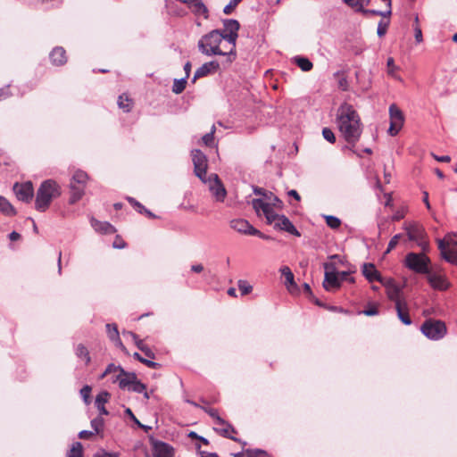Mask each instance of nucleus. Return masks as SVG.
Here are the masks:
<instances>
[{
	"mask_svg": "<svg viewBox=\"0 0 457 457\" xmlns=\"http://www.w3.org/2000/svg\"><path fill=\"white\" fill-rule=\"evenodd\" d=\"M337 121L339 131L349 144H355L361 134V119L354 108L344 103L337 109Z\"/></svg>",
	"mask_w": 457,
	"mask_h": 457,
	"instance_id": "obj_1",
	"label": "nucleus"
},
{
	"mask_svg": "<svg viewBox=\"0 0 457 457\" xmlns=\"http://www.w3.org/2000/svg\"><path fill=\"white\" fill-rule=\"evenodd\" d=\"M62 194L60 185L54 179H46L39 186L35 199V208L37 211L46 212L52 201L59 197Z\"/></svg>",
	"mask_w": 457,
	"mask_h": 457,
	"instance_id": "obj_2",
	"label": "nucleus"
},
{
	"mask_svg": "<svg viewBox=\"0 0 457 457\" xmlns=\"http://www.w3.org/2000/svg\"><path fill=\"white\" fill-rule=\"evenodd\" d=\"M224 40L220 29H212L204 35L198 41L199 51L207 56L212 55H228V51L220 48V44Z\"/></svg>",
	"mask_w": 457,
	"mask_h": 457,
	"instance_id": "obj_3",
	"label": "nucleus"
},
{
	"mask_svg": "<svg viewBox=\"0 0 457 457\" xmlns=\"http://www.w3.org/2000/svg\"><path fill=\"white\" fill-rule=\"evenodd\" d=\"M239 29L240 24L237 20H223V29L220 30L222 31L224 41H226L230 46L229 49L228 50L229 62H232V60L236 58V43L238 37Z\"/></svg>",
	"mask_w": 457,
	"mask_h": 457,
	"instance_id": "obj_4",
	"label": "nucleus"
},
{
	"mask_svg": "<svg viewBox=\"0 0 457 457\" xmlns=\"http://www.w3.org/2000/svg\"><path fill=\"white\" fill-rule=\"evenodd\" d=\"M442 257L448 262L457 265V234H448L437 240Z\"/></svg>",
	"mask_w": 457,
	"mask_h": 457,
	"instance_id": "obj_5",
	"label": "nucleus"
},
{
	"mask_svg": "<svg viewBox=\"0 0 457 457\" xmlns=\"http://www.w3.org/2000/svg\"><path fill=\"white\" fill-rule=\"evenodd\" d=\"M420 331L429 340L438 341L445 337L447 328L440 320L428 319L422 323Z\"/></svg>",
	"mask_w": 457,
	"mask_h": 457,
	"instance_id": "obj_6",
	"label": "nucleus"
},
{
	"mask_svg": "<svg viewBox=\"0 0 457 457\" xmlns=\"http://www.w3.org/2000/svg\"><path fill=\"white\" fill-rule=\"evenodd\" d=\"M87 180L88 176L85 171L78 170L73 173L70 183V204H73L82 198Z\"/></svg>",
	"mask_w": 457,
	"mask_h": 457,
	"instance_id": "obj_7",
	"label": "nucleus"
},
{
	"mask_svg": "<svg viewBox=\"0 0 457 457\" xmlns=\"http://www.w3.org/2000/svg\"><path fill=\"white\" fill-rule=\"evenodd\" d=\"M404 265L418 274H427L430 270V259L424 253L411 252L404 258Z\"/></svg>",
	"mask_w": 457,
	"mask_h": 457,
	"instance_id": "obj_8",
	"label": "nucleus"
},
{
	"mask_svg": "<svg viewBox=\"0 0 457 457\" xmlns=\"http://www.w3.org/2000/svg\"><path fill=\"white\" fill-rule=\"evenodd\" d=\"M192 161L194 163V171L196 177H198L204 183H207V167L208 160L206 155L198 149H195L191 152Z\"/></svg>",
	"mask_w": 457,
	"mask_h": 457,
	"instance_id": "obj_9",
	"label": "nucleus"
},
{
	"mask_svg": "<svg viewBox=\"0 0 457 457\" xmlns=\"http://www.w3.org/2000/svg\"><path fill=\"white\" fill-rule=\"evenodd\" d=\"M388 112L390 118V126L387 132L390 136L395 137L399 133V131L402 129L403 126L404 116L403 112L395 104H392L389 106Z\"/></svg>",
	"mask_w": 457,
	"mask_h": 457,
	"instance_id": "obj_10",
	"label": "nucleus"
},
{
	"mask_svg": "<svg viewBox=\"0 0 457 457\" xmlns=\"http://www.w3.org/2000/svg\"><path fill=\"white\" fill-rule=\"evenodd\" d=\"M325 275L323 281V287L327 291H335L341 286L340 279L334 264L326 262L324 263Z\"/></svg>",
	"mask_w": 457,
	"mask_h": 457,
	"instance_id": "obj_11",
	"label": "nucleus"
},
{
	"mask_svg": "<svg viewBox=\"0 0 457 457\" xmlns=\"http://www.w3.org/2000/svg\"><path fill=\"white\" fill-rule=\"evenodd\" d=\"M251 204L258 216L261 214V212L263 213L266 219V222L269 225L274 223L279 216L274 212L273 209L275 207L270 206L268 204H265L263 199H253Z\"/></svg>",
	"mask_w": 457,
	"mask_h": 457,
	"instance_id": "obj_12",
	"label": "nucleus"
},
{
	"mask_svg": "<svg viewBox=\"0 0 457 457\" xmlns=\"http://www.w3.org/2000/svg\"><path fill=\"white\" fill-rule=\"evenodd\" d=\"M210 191L217 202H223L227 195V190L221 183L219 176L212 173L207 177V183Z\"/></svg>",
	"mask_w": 457,
	"mask_h": 457,
	"instance_id": "obj_13",
	"label": "nucleus"
},
{
	"mask_svg": "<svg viewBox=\"0 0 457 457\" xmlns=\"http://www.w3.org/2000/svg\"><path fill=\"white\" fill-rule=\"evenodd\" d=\"M230 228L234 230L250 236H257L261 238H267V237L262 234L260 230L253 228L246 220L245 219H235L230 221Z\"/></svg>",
	"mask_w": 457,
	"mask_h": 457,
	"instance_id": "obj_14",
	"label": "nucleus"
},
{
	"mask_svg": "<svg viewBox=\"0 0 457 457\" xmlns=\"http://www.w3.org/2000/svg\"><path fill=\"white\" fill-rule=\"evenodd\" d=\"M13 192L18 200L22 201L24 203H29L34 195V188L33 184L30 181H26L23 183L16 182L13 185Z\"/></svg>",
	"mask_w": 457,
	"mask_h": 457,
	"instance_id": "obj_15",
	"label": "nucleus"
},
{
	"mask_svg": "<svg viewBox=\"0 0 457 457\" xmlns=\"http://www.w3.org/2000/svg\"><path fill=\"white\" fill-rule=\"evenodd\" d=\"M426 275L428 282L433 289L445 291L450 287V282L444 274L429 270Z\"/></svg>",
	"mask_w": 457,
	"mask_h": 457,
	"instance_id": "obj_16",
	"label": "nucleus"
},
{
	"mask_svg": "<svg viewBox=\"0 0 457 457\" xmlns=\"http://www.w3.org/2000/svg\"><path fill=\"white\" fill-rule=\"evenodd\" d=\"M382 285L386 287L387 297L396 303H403L406 300L401 297V287L396 284L394 278H386L384 281H382Z\"/></svg>",
	"mask_w": 457,
	"mask_h": 457,
	"instance_id": "obj_17",
	"label": "nucleus"
},
{
	"mask_svg": "<svg viewBox=\"0 0 457 457\" xmlns=\"http://www.w3.org/2000/svg\"><path fill=\"white\" fill-rule=\"evenodd\" d=\"M274 228L286 231L291 235L295 237H300L301 233L297 230V228L294 226V224L290 221V220L285 215H279L278 218L274 222Z\"/></svg>",
	"mask_w": 457,
	"mask_h": 457,
	"instance_id": "obj_18",
	"label": "nucleus"
},
{
	"mask_svg": "<svg viewBox=\"0 0 457 457\" xmlns=\"http://www.w3.org/2000/svg\"><path fill=\"white\" fill-rule=\"evenodd\" d=\"M153 457H174V448L164 442L153 443Z\"/></svg>",
	"mask_w": 457,
	"mask_h": 457,
	"instance_id": "obj_19",
	"label": "nucleus"
},
{
	"mask_svg": "<svg viewBox=\"0 0 457 457\" xmlns=\"http://www.w3.org/2000/svg\"><path fill=\"white\" fill-rule=\"evenodd\" d=\"M361 272L369 282L378 281L382 284V281L386 278H383L376 269L375 265L370 262H365L362 264Z\"/></svg>",
	"mask_w": 457,
	"mask_h": 457,
	"instance_id": "obj_20",
	"label": "nucleus"
},
{
	"mask_svg": "<svg viewBox=\"0 0 457 457\" xmlns=\"http://www.w3.org/2000/svg\"><path fill=\"white\" fill-rule=\"evenodd\" d=\"M219 68L220 64L217 61H211L204 63L195 71L193 81H195V79H197L198 78L207 76L208 74L218 71Z\"/></svg>",
	"mask_w": 457,
	"mask_h": 457,
	"instance_id": "obj_21",
	"label": "nucleus"
},
{
	"mask_svg": "<svg viewBox=\"0 0 457 457\" xmlns=\"http://www.w3.org/2000/svg\"><path fill=\"white\" fill-rule=\"evenodd\" d=\"M405 229L407 232L408 238L411 241H420L426 235L423 227L419 224H411L409 226H406Z\"/></svg>",
	"mask_w": 457,
	"mask_h": 457,
	"instance_id": "obj_22",
	"label": "nucleus"
},
{
	"mask_svg": "<svg viewBox=\"0 0 457 457\" xmlns=\"http://www.w3.org/2000/svg\"><path fill=\"white\" fill-rule=\"evenodd\" d=\"M90 223L94 229L101 234L110 235L116 232L115 228L107 221H100L92 218Z\"/></svg>",
	"mask_w": 457,
	"mask_h": 457,
	"instance_id": "obj_23",
	"label": "nucleus"
},
{
	"mask_svg": "<svg viewBox=\"0 0 457 457\" xmlns=\"http://www.w3.org/2000/svg\"><path fill=\"white\" fill-rule=\"evenodd\" d=\"M50 60L54 65L59 66L66 63V52L62 46L54 47L49 54Z\"/></svg>",
	"mask_w": 457,
	"mask_h": 457,
	"instance_id": "obj_24",
	"label": "nucleus"
},
{
	"mask_svg": "<svg viewBox=\"0 0 457 457\" xmlns=\"http://www.w3.org/2000/svg\"><path fill=\"white\" fill-rule=\"evenodd\" d=\"M395 310L397 312V317L404 325H411V319L409 315V308L407 302L396 303Z\"/></svg>",
	"mask_w": 457,
	"mask_h": 457,
	"instance_id": "obj_25",
	"label": "nucleus"
},
{
	"mask_svg": "<svg viewBox=\"0 0 457 457\" xmlns=\"http://www.w3.org/2000/svg\"><path fill=\"white\" fill-rule=\"evenodd\" d=\"M121 372V379L120 381L119 387L122 390H129V387H131L133 382L137 378L136 373L134 372H128L126 370H120Z\"/></svg>",
	"mask_w": 457,
	"mask_h": 457,
	"instance_id": "obj_26",
	"label": "nucleus"
},
{
	"mask_svg": "<svg viewBox=\"0 0 457 457\" xmlns=\"http://www.w3.org/2000/svg\"><path fill=\"white\" fill-rule=\"evenodd\" d=\"M109 397H110V394L106 391L101 392L96 397L95 404H96V408L98 409L100 414H102V415L109 414L108 411L104 407V404L108 402Z\"/></svg>",
	"mask_w": 457,
	"mask_h": 457,
	"instance_id": "obj_27",
	"label": "nucleus"
},
{
	"mask_svg": "<svg viewBox=\"0 0 457 457\" xmlns=\"http://www.w3.org/2000/svg\"><path fill=\"white\" fill-rule=\"evenodd\" d=\"M106 330L109 338L114 342L117 346L120 347L122 350H125V346L120 340L117 326L115 324H106Z\"/></svg>",
	"mask_w": 457,
	"mask_h": 457,
	"instance_id": "obj_28",
	"label": "nucleus"
},
{
	"mask_svg": "<svg viewBox=\"0 0 457 457\" xmlns=\"http://www.w3.org/2000/svg\"><path fill=\"white\" fill-rule=\"evenodd\" d=\"M128 335H129L132 337L137 347L140 351H142L145 356L151 359H154L155 356L154 352L147 345H145L141 339L138 338V336L137 334H135L134 332H128Z\"/></svg>",
	"mask_w": 457,
	"mask_h": 457,
	"instance_id": "obj_29",
	"label": "nucleus"
},
{
	"mask_svg": "<svg viewBox=\"0 0 457 457\" xmlns=\"http://www.w3.org/2000/svg\"><path fill=\"white\" fill-rule=\"evenodd\" d=\"M280 272L282 276L286 278V286L287 289L292 292L293 289L297 287L296 283L295 282V277L293 272L291 271L290 268L288 266H283L280 269Z\"/></svg>",
	"mask_w": 457,
	"mask_h": 457,
	"instance_id": "obj_30",
	"label": "nucleus"
},
{
	"mask_svg": "<svg viewBox=\"0 0 457 457\" xmlns=\"http://www.w3.org/2000/svg\"><path fill=\"white\" fill-rule=\"evenodd\" d=\"M293 62L296 64L303 71H310L313 64L312 62L306 57L303 56H295L292 59Z\"/></svg>",
	"mask_w": 457,
	"mask_h": 457,
	"instance_id": "obj_31",
	"label": "nucleus"
},
{
	"mask_svg": "<svg viewBox=\"0 0 457 457\" xmlns=\"http://www.w3.org/2000/svg\"><path fill=\"white\" fill-rule=\"evenodd\" d=\"M0 211L6 216H13L16 214L14 207L2 195H0Z\"/></svg>",
	"mask_w": 457,
	"mask_h": 457,
	"instance_id": "obj_32",
	"label": "nucleus"
},
{
	"mask_svg": "<svg viewBox=\"0 0 457 457\" xmlns=\"http://www.w3.org/2000/svg\"><path fill=\"white\" fill-rule=\"evenodd\" d=\"M262 199L264 200V203L268 204L270 206H273L279 210L283 208V202L270 191H268L267 195Z\"/></svg>",
	"mask_w": 457,
	"mask_h": 457,
	"instance_id": "obj_33",
	"label": "nucleus"
},
{
	"mask_svg": "<svg viewBox=\"0 0 457 457\" xmlns=\"http://www.w3.org/2000/svg\"><path fill=\"white\" fill-rule=\"evenodd\" d=\"M220 428H215V430L220 433L224 437L232 439L233 441L241 442L238 438L230 436L229 432H235L234 428L225 421V425H219Z\"/></svg>",
	"mask_w": 457,
	"mask_h": 457,
	"instance_id": "obj_34",
	"label": "nucleus"
},
{
	"mask_svg": "<svg viewBox=\"0 0 457 457\" xmlns=\"http://www.w3.org/2000/svg\"><path fill=\"white\" fill-rule=\"evenodd\" d=\"M118 105L124 112H129L132 108V100L126 95H120L118 99Z\"/></svg>",
	"mask_w": 457,
	"mask_h": 457,
	"instance_id": "obj_35",
	"label": "nucleus"
},
{
	"mask_svg": "<svg viewBox=\"0 0 457 457\" xmlns=\"http://www.w3.org/2000/svg\"><path fill=\"white\" fill-rule=\"evenodd\" d=\"M370 0H343V2L355 12L362 10V7L369 4Z\"/></svg>",
	"mask_w": 457,
	"mask_h": 457,
	"instance_id": "obj_36",
	"label": "nucleus"
},
{
	"mask_svg": "<svg viewBox=\"0 0 457 457\" xmlns=\"http://www.w3.org/2000/svg\"><path fill=\"white\" fill-rule=\"evenodd\" d=\"M67 457H83V446L80 442L72 444L71 448L67 453Z\"/></svg>",
	"mask_w": 457,
	"mask_h": 457,
	"instance_id": "obj_37",
	"label": "nucleus"
},
{
	"mask_svg": "<svg viewBox=\"0 0 457 457\" xmlns=\"http://www.w3.org/2000/svg\"><path fill=\"white\" fill-rule=\"evenodd\" d=\"M75 353L79 358H83L85 360L86 365L89 364L91 358L86 346H84L82 344H79L77 346Z\"/></svg>",
	"mask_w": 457,
	"mask_h": 457,
	"instance_id": "obj_38",
	"label": "nucleus"
},
{
	"mask_svg": "<svg viewBox=\"0 0 457 457\" xmlns=\"http://www.w3.org/2000/svg\"><path fill=\"white\" fill-rule=\"evenodd\" d=\"M323 217L326 220L327 226L332 229H337L342 224L341 220L336 216L323 215Z\"/></svg>",
	"mask_w": 457,
	"mask_h": 457,
	"instance_id": "obj_39",
	"label": "nucleus"
},
{
	"mask_svg": "<svg viewBox=\"0 0 457 457\" xmlns=\"http://www.w3.org/2000/svg\"><path fill=\"white\" fill-rule=\"evenodd\" d=\"M386 66H387V73L389 76H391L396 79H401L400 77L396 73V71L399 70V68H398V66H396L395 64V60L393 57L387 58Z\"/></svg>",
	"mask_w": 457,
	"mask_h": 457,
	"instance_id": "obj_40",
	"label": "nucleus"
},
{
	"mask_svg": "<svg viewBox=\"0 0 457 457\" xmlns=\"http://www.w3.org/2000/svg\"><path fill=\"white\" fill-rule=\"evenodd\" d=\"M187 85V77L180 79H174L172 85V92L175 94H180L184 91Z\"/></svg>",
	"mask_w": 457,
	"mask_h": 457,
	"instance_id": "obj_41",
	"label": "nucleus"
},
{
	"mask_svg": "<svg viewBox=\"0 0 457 457\" xmlns=\"http://www.w3.org/2000/svg\"><path fill=\"white\" fill-rule=\"evenodd\" d=\"M201 409H203L214 420L216 425H225V420L219 416L217 410L205 407H201Z\"/></svg>",
	"mask_w": 457,
	"mask_h": 457,
	"instance_id": "obj_42",
	"label": "nucleus"
},
{
	"mask_svg": "<svg viewBox=\"0 0 457 457\" xmlns=\"http://www.w3.org/2000/svg\"><path fill=\"white\" fill-rule=\"evenodd\" d=\"M357 12H361L365 15L371 14V15H378V16H382V17L389 16L392 13V10H386V12H382V11H378V10L364 9V7H362V10H358Z\"/></svg>",
	"mask_w": 457,
	"mask_h": 457,
	"instance_id": "obj_43",
	"label": "nucleus"
},
{
	"mask_svg": "<svg viewBox=\"0 0 457 457\" xmlns=\"http://www.w3.org/2000/svg\"><path fill=\"white\" fill-rule=\"evenodd\" d=\"M214 133H215V126L212 125L211 131L209 133H206L202 137L203 143L205 145L212 146L214 145Z\"/></svg>",
	"mask_w": 457,
	"mask_h": 457,
	"instance_id": "obj_44",
	"label": "nucleus"
},
{
	"mask_svg": "<svg viewBox=\"0 0 457 457\" xmlns=\"http://www.w3.org/2000/svg\"><path fill=\"white\" fill-rule=\"evenodd\" d=\"M145 389H146L145 384L142 383L137 378L136 380L133 382L131 387H129V391L141 394V393L145 392Z\"/></svg>",
	"mask_w": 457,
	"mask_h": 457,
	"instance_id": "obj_45",
	"label": "nucleus"
},
{
	"mask_svg": "<svg viewBox=\"0 0 457 457\" xmlns=\"http://www.w3.org/2000/svg\"><path fill=\"white\" fill-rule=\"evenodd\" d=\"M120 370H123V368H121L120 365H115L113 363H111L107 366V368L105 369L104 372L101 375V378H104V377L108 376V375H112V374H115V373H118V372H120Z\"/></svg>",
	"mask_w": 457,
	"mask_h": 457,
	"instance_id": "obj_46",
	"label": "nucleus"
},
{
	"mask_svg": "<svg viewBox=\"0 0 457 457\" xmlns=\"http://www.w3.org/2000/svg\"><path fill=\"white\" fill-rule=\"evenodd\" d=\"M238 289L240 290L242 295H245L250 294L253 290V287L245 280H239L237 282Z\"/></svg>",
	"mask_w": 457,
	"mask_h": 457,
	"instance_id": "obj_47",
	"label": "nucleus"
},
{
	"mask_svg": "<svg viewBox=\"0 0 457 457\" xmlns=\"http://www.w3.org/2000/svg\"><path fill=\"white\" fill-rule=\"evenodd\" d=\"M245 457H270V456L265 451H262L260 449H255V450L247 449Z\"/></svg>",
	"mask_w": 457,
	"mask_h": 457,
	"instance_id": "obj_48",
	"label": "nucleus"
},
{
	"mask_svg": "<svg viewBox=\"0 0 457 457\" xmlns=\"http://www.w3.org/2000/svg\"><path fill=\"white\" fill-rule=\"evenodd\" d=\"M322 136L328 142L334 144L336 142V136L329 128H324L322 129Z\"/></svg>",
	"mask_w": 457,
	"mask_h": 457,
	"instance_id": "obj_49",
	"label": "nucleus"
},
{
	"mask_svg": "<svg viewBox=\"0 0 457 457\" xmlns=\"http://www.w3.org/2000/svg\"><path fill=\"white\" fill-rule=\"evenodd\" d=\"M91 427L95 430L96 433H99L103 430L104 428V420L100 417L96 418L91 420Z\"/></svg>",
	"mask_w": 457,
	"mask_h": 457,
	"instance_id": "obj_50",
	"label": "nucleus"
},
{
	"mask_svg": "<svg viewBox=\"0 0 457 457\" xmlns=\"http://www.w3.org/2000/svg\"><path fill=\"white\" fill-rule=\"evenodd\" d=\"M241 1L242 0H230V2L224 7L223 12L227 15L230 14Z\"/></svg>",
	"mask_w": 457,
	"mask_h": 457,
	"instance_id": "obj_51",
	"label": "nucleus"
},
{
	"mask_svg": "<svg viewBox=\"0 0 457 457\" xmlns=\"http://www.w3.org/2000/svg\"><path fill=\"white\" fill-rule=\"evenodd\" d=\"M402 235L401 234H396L389 241L388 243V245H387V249L386 251V253H390L398 244L399 242V239L401 238Z\"/></svg>",
	"mask_w": 457,
	"mask_h": 457,
	"instance_id": "obj_52",
	"label": "nucleus"
},
{
	"mask_svg": "<svg viewBox=\"0 0 457 457\" xmlns=\"http://www.w3.org/2000/svg\"><path fill=\"white\" fill-rule=\"evenodd\" d=\"M91 387L87 385L84 386L81 389H80V395L81 397L83 398V400L85 401L86 403H89V397H90V393H91Z\"/></svg>",
	"mask_w": 457,
	"mask_h": 457,
	"instance_id": "obj_53",
	"label": "nucleus"
},
{
	"mask_svg": "<svg viewBox=\"0 0 457 457\" xmlns=\"http://www.w3.org/2000/svg\"><path fill=\"white\" fill-rule=\"evenodd\" d=\"M387 27L388 22H383L382 21H380L377 29L378 36L383 37L386 33Z\"/></svg>",
	"mask_w": 457,
	"mask_h": 457,
	"instance_id": "obj_54",
	"label": "nucleus"
},
{
	"mask_svg": "<svg viewBox=\"0 0 457 457\" xmlns=\"http://www.w3.org/2000/svg\"><path fill=\"white\" fill-rule=\"evenodd\" d=\"M414 37L417 43H421L423 40L422 31L419 25L414 26Z\"/></svg>",
	"mask_w": 457,
	"mask_h": 457,
	"instance_id": "obj_55",
	"label": "nucleus"
},
{
	"mask_svg": "<svg viewBox=\"0 0 457 457\" xmlns=\"http://www.w3.org/2000/svg\"><path fill=\"white\" fill-rule=\"evenodd\" d=\"M432 157L440 162H449L451 161V157L449 155H436L434 153L431 154Z\"/></svg>",
	"mask_w": 457,
	"mask_h": 457,
	"instance_id": "obj_56",
	"label": "nucleus"
},
{
	"mask_svg": "<svg viewBox=\"0 0 457 457\" xmlns=\"http://www.w3.org/2000/svg\"><path fill=\"white\" fill-rule=\"evenodd\" d=\"M141 363H144L145 366H147L148 368H151V369H157L160 367L159 363L153 361L151 360L145 359V358H144V360H141Z\"/></svg>",
	"mask_w": 457,
	"mask_h": 457,
	"instance_id": "obj_57",
	"label": "nucleus"
},
{
	"mask_svg": "<svg viewBox=\"0 0 457 457\" xmlns=\"http://www.w3.org/2000/svg\"><path fill=\"white\" fill-rule=\"evenodd\" d=\"M416 243L421 248L424 253L429 248L428 242L425 239V237L421 240L417 241Z\"/></svg>",
	"mask_w": 457,
	"mask_h": 457,
	"instance_id": "obj_58",
	"label": "nucleus"
},
{
	"mask_svg": "<svg viewBox=\"0 0 457 457\" xmlns=\"http://www.w3.org/2000/svg\"><path fill=\"white\" fill-rule=\"evenodd\" d=\"M93 435L94 433L92 431L82 430L79 433V437L81 439H89Z\"/></svg>",
	"mask_w": 457,
	"mask_h": 457,
	"instance_id": "obj_59",
	"label": "nucleus"
},
{
	"mask_svg": "<svg viewBox=\"0 0 457 457\" xmlns=\"http://www.w3.org/2000/svg\"><path fill=\"white\" fill-rule=\"evenodd\" d=\"M129 204L134 207V209L137 211L138 208H143V204H140L138 201H137L133 197H128L127 198Z\"/></svg>",
	"mask_w": 457,
	"mask_h": 457,
	"instance_id": "obj_60",
	"label": "nucleus"
},
{
	"mask_svg": "<svg viewBox=\"0 0 457 457\" xmlns=\"http://www.w3.org/2000/svg\"><path fill=\"white\" fill-rule=\"evenodd\" d=\"M129 204L134 207V209L137 211L138 208H143V204H140L138 201H137L133 197H128L127 198Z\"/></svg>",
	"mask_w": 457,
	"mask_h": 457,
	"instance_id": "obj_61",
	"label": "nucleus"
},
{
	"mask_svg": "<svg viewBox=\"0 0 457 457\" xmlns=\"http://www.w3.org/2000/svg\"><path fill=\"white\" fill-rule=\"evenodd\" d=\"M253 193L256 195H261L262 196V198L265 197V195H267L268 191L265 190L264 188H262V187H253Z\"/></svg>",
	"mask_w": 457,
	"mask_h": 457,
	"instance_id": "obj_62",
	"label": "nucleus"
},
{
	"mask_svg": "<svg viewBox=\"0 0 457 457\" xmlns=\"http://www.w3.org/2000/svg\"><path fill=\"white\" fill-rule=\"evenodd\" d=\"M367 316H373L378 313V311L376 307H370L362 312Z\"/></svg>",
	"mask_w": 457,
	"mask_h": 457,
	"instance_id": "obj_63",
	"label": "nucleus"
},
{
	"mask_svg": "<svg viewBox=\"0 0 457 457\" xmlns=\"http://www.w3.org/2000/svg\"><path fill=\"white\" fill-rule=\"evenodd\" d=\"M125 413L137 424L138 425L140 423V421L136 418V416L134 415V413L132 412V411L129 409V408H127L125 410Z\"/></svg>",
	"mask_w": 457,
	"mask_h": 457,
	"instance_id": "obj_64",
	"label": "nucleus"
}]
</instances>
